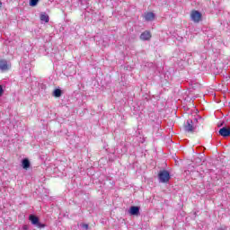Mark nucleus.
Here are the masks:
<instances>
[{"instance_id": "obj_1", "label": "nucleus", "mask_w": 230, "mask_h": 230, "mask_svg": "<svg viewBox=\"0 0 230 230\" xmlns=\"http://www.w3.org/2000/svg\"><path fill=\"white\" fill-rule=\"evenodd\" d=\"M170 179H171L170 172L166 170H162L159 172L158 173L159 182L166 184V182H170Z\"/></svg>"}, {"instance_id": "obj_2", "label": "nucleus", "mask_w": 230, "mask_h": 230, "mask_svg": "<svg viewBox=\"0 0 230 230\" xmlns=\"http://www.w3.org/2000/svg\"><path fill=\"white\" fill-rule=\"evenodd\" d=\"M190 19L193 22L199 23L202 21V13L197 10H193L190 13Z\"/></svg>"}, {"instance_id": "obj_3", "label": "nucleus", "mask_w": 230, "mask_h": 230, "mask_svg": "<svg viewBox=\"0 0 230 230\" xmlns=\"http://www.w3.org/2000/svg\"><path fill=\"white\" fill-rule=\"evenodd\" d=\"M29 220L31 222L32 226H36L37 227L40 228L46 227V225L39 222V217H37L35 215H30Z\"/></svg>"}, {"instance_id": "obj_4", "label": "nucleus", "mask_w": 230, "mask_h": 230, "mask_svg": "<svg viewBox=\"0 0 230 230\" xmlns=\"http://www.w3.org/2000/svg\"><path fill=\"white\" fill-rule=\"evenodd\" d=\"M143 18L147 22H152V21H155V13H154L153 12H146L143 14Z\"/></svg>"}, {"instance_id": "obj_5", "label": "nucleus", "mask_w": 230, "mask_h": 230, "mask_svg": "<svg viewBox=\"0 0 230 230\" xmlns=\"http://www.w3.org/2000/svg\"><path fill=\"white\" fill-rule=\"evenodd\" d=\"M219 134L223 137H229V136H230V127H223L222 128L219 129Z\"/></svg>"}, {"instance_id": "obj_6", "label": "nucleus", "mask_w": 230, "mask_h": 230, "mask_svg": "<svg viewBox=\"0 0 230 230\" xmlns=\"http://www.w3.org/2000/svg\"><path fill=\"white\" fill-rule=\"evenodd\" d=\"M184 128L186 132H193V130H195V128L193 127V120L188 119L184 126Z\"/></svg>"}, {"instance_id": "obj_7", "label": "nucleus", "mask_w": 230, "mask_h": 230, "mask_svg": "<svg viewBox=\"0 0 230 230\" xmlns=\"http://www.w3.org/2000/svg\"><path fill=\"white\" fill-rule=\"evenodd\" d=\"M10 69V65L5 59H0V71H8Z\"/></svg>"}, {"instance_id": "obj_8", "label": "nucleus", "mask_w": 230, "mask_h": 230, "mask_svg": "<svg viewBox=\"0 0 230 230\" xmlns=\"http://www.w3.org/2000/svg\"><path fill=\"white\" fill-rule=\"evenodd\" d=\"M150 39H152V33H150L148 31L142 32L140 35L141 40H150Z\"/></svg>"}, {"instance_id": "obj_9", "label": "nucleus", "mask_w": 230, "mask_h": 230, "mask_svg": "<svg viewBox=\"0 0 230 230\" xmlns=\"http://www.w3.org/2000/svg\"><path fill=\"white\" fill-rule=\"evenodd\" d=\"M129 215L139 217V207L132 206L128 210Z\"/></svg>"}, {"instance_id": "obj_10", "label": "nucleus", "mask_w": 230, "mask_h": 230, "mask_svg": "<svg viewBox=\"0 0 230 230\" xmlns=\"http://www.w3.org/2000/svg\"><path fill=\"white\" fill-rule=\"evenodd\" d=\"M40 19L43 22H49V15H48V13H41L40 15Z\"/></svg>"}, {"instance_id": "obj_11", "label": "nucleus", "mask_w": 230, "mask_h": 230, "mask_svg": "<svg viewBox=\"0 0 230 230\" xmlns=\"http://www.w3.org/2000/svg\"><path fill=\"white\" fill-rule=\"evenodd\" d=\"M30 160H28V158H24L22 161V166L23 170H28V168H30Z\"/></svg>"}, {"instance_id": "obj_12", "label": "nucleus", "mask_w": 230, "mask_h": 230, "mask_svg": "<svg viewBox=\"0 0 230 230\" xmlns=\"http://www.w3.org/2000/svg\"><path fill=\"white\" fill-rule=\"evenodd\" d=\"M54 96L56 98H60V96H62V90L60 89H56L54 90V93H53Z\"/></svg>"}, {"instance_id": "obj_13", "label": "nucleus", "mask_w": 230, "mask_h": 230, "mask_svg": "<svg viewBox=\"0 0 230 230\" xmlns=\"http://www.w3.org/2000/svg\"><path fill=\"white\" fill-rule=\"evenodd\" d=\"M39 0H31L30 6H37Z\"/></svg>"}, {"instance_id": "obj_14", "label": "nucleus", "mask_w": 230, "mask_h": 230, "mask_svg": "<svg viewBox=\"0 0 230 230\" xmlns=\"http://www.w3.org/2000/svg\"><path fill=\"white\" fill-rule=\"evenodd\" d=\"M4 94V90L3 89V85L0 84V97Z\"/></svg>"}, {"instance_id": "obj_15", "label": "nucleus", "mask_w": 230, "mask_h": 230, "mask_svg": "<svg viewBox=\"0 0 230 230\" xmlns=\"http://www.w3.org/2000/svg\"><path fill=\"white\" fill-rule=\"evenodd\" d=\"M82 226V227H84V229H89V225H87V224H83V225H81Z\"/></svg>"}, {"instance_id": "obj_16", "label": "nucleus", "mask_w": 230, "mask_h": 230, "mask_svg": "<svg viewBox=\"0 0 230 230\" xmlns=\"http://www.w3.org/2000/svg\"><path fill=\"white\" fill-rule=\"evenodd\" d=\"M22 229H23V230H28V229H30V227L28 226V225H24V226H22Z\"/></svg>"}, {"instance_id": "obj_17", "label": "nucleus", "mask_w": 230, "mask_h": 230, "mask_svg": "<svg viewBox=\"0 0 230 230\" xmlns=\"http://www.w3.org/2000/svg\"><path fill=\"white\" fill-rule=\"evenodd\" d=\"M1 6H3V3L0 1V8H1Z\"/></svg>"}]
</instances>
